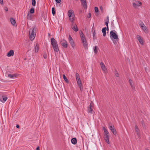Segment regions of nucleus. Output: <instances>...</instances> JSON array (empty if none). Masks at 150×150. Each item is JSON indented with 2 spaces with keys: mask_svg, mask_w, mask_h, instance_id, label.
Returning a JSON list of instances; mask_svg holds the SVG:
<instances>
[{
  "mask_svg": "<svg viewBox=\"0 0 150 150\" xmlns=\"http://www.w3.org/2000/svg\"><path fill=\"white\" fill-rule=\"evenodd\" d=\"M52 13L53 15H54L55 13V8L54 7H53L52 8Z\"/></svg>",
  "mask_w": 150,
  "mask_h": 150,
  "instance_id": "34",
  "label": "nucleus"
},
{
  "mask_svg": "<svg viewBox=\"0 0 150 150\" xmlns=\"http://www.w3.org/2000/svg\"><path fill=\"white\" fill-rule=\"evenodd\" d=\"M32 5L33 6H35L36 4V1L35 0H32Z\"/></svg>",
  "mask_w": 150,
  "mask_h": 150,
  "instance_id": "35",
  "label": "nucleus"
},
{
  "mask_svg": "<svg viewBox=\"0 0 150 150\" xmlns=\"http://www.w3.org/2000/svg\"><path fill=\"white\" fill-rule=\"evenodd\" d=\"M109 22V18L108 16H107V20L105 22V25L108 28V23Z\"/></svg>",
  "mask_w": 150,
  "mask_h": 150,
  "instance_id": "26",
  "label": "nucleus"
},
{
  "mask_svg": "<svg viewBox=\"0 0 150 150\" xmlns=\"http://www.w3.org/2000/svg\"><path fill=\"white\" fill-rule=\"evenodd\" d=\"M141 28L145 33H148V29L145 25L143 26V27H142Z\"/></svg>",
  "mask_w": 150,
  "mask_h": 150,
  "instance_id": "20",
  "label": "nucleus"
},
{
  "mask_svg": "<svg viewBox=\"0 0 150 150\" xmlns=\"http://www.w3.org/2000/svg\"><path fill=\"white\" fill-rule=\"evenodd\" d=\"M103 129L104 132V133H105L104 135H107V134H109V133L108 132L107 130L106 129V128H105V127H103Z\"/></svg>",
  "mask_w": 150,
  "mask_h": 150,
  "instance_id": "27",
  "label": "nucleus"
},
{
  "mask_svg": "<svg viewBox=\"0 0 150 150\" xmlns=\"http://www.w3.org/2000/svg\"><path fill=\"white\" fill-rule=\"evenodd\" d=\"M139 25L141 28L143 27V26L145 25L143 22H142L139 24Z\"/></svg>",
  "mask_w": 150,
  "mask_h": 150,
  "instance_id": "36",
  "label": "nucleus"
},
{
  "mask_svg": "<svg viewBox=\"0 0 150 150\" xmlns=\"http://www.w3.org/2000/svg\"><path fill=\"white\" fill-rule=\"evenodd\" d=\"M133 7L134 8H137L138 6L142 5V3L139 1H136L135 2H133L132 3Z\"/></svg>",
  "mask_w": 150,
  "mask_h": 150,
  "instance_id": "8",
  "label": "nucleus"
},
{
  "mask_svg": "<svg viewBox=\"0 0 150 150\" xmlns=\"http://www.w3.org/2000/svg\"><path fill=\"white\" fill-rule=\"evenodd\" d=\"M34 12V8L33 7L31 8L30 10V13H33Z\"/></svg>",
  "mask_w": 150,
  "mask_h": 150,
  "instance_id": "31",
  "label": "nucleus"
},
{
  "mask_svg": "<svg viewBox=\"0 0 150 150\" xmlns=\"http://www.w3.org/2000/svg\"><path fill=\"white\" fill-rule=\"evenodd\" d=\"M77 83L78 84V86H79L80 89L81 90V88H82V85L81 83V79L78 80H76Z\"/></svg>",
  "mask_w": 150,
  "mask_h": 150,
  "instance_id": "15",
  "label": "nucleus"
},
{
  "mask_svg": "<svg viewBox=\"0 0 150 150\" xmlns=\"http://www.w3.org/2000/svg\"><path fill=\"white\" fill-rule=\"evenodd\" d=\"M115 32H116L115 30L111 31L110 32V36L111 39L117 40L118 38V36Z\"/></svg>",
  "mask_w": 150,
  "mask_h": 150,
  "instance_id": "4",
  "label": "nucleus"
},
{
  "mask_svg": "<svg viewBox=\"0 0 150 150\" xmlns=\"http://www.w3.org/2000/svg\"><path fill=\"white\" fill-rule=\"evenodd\" d=\"M39 47L37 45L35 46V52H38L39 50Z\"/></svg>",
  "mask_w": 150,
  "mask_h": 150,
  "instance_id": "32",
  "label": "nucleus"
},
{
  "mask_svg": "<svg viewBox=\"0 0 150 150\" xmlns=\"http://www.w3.org/2000/svg\"><path fill=\"white\" fill-rule=\"evenodd\" d=\"M37 29L35 27H34L32 30L29 38L31 41L33 40L35 38L36 34Z\"/></svg>",
  "mask_w": 150,
  "mask_h": 150,
  "instance_id": "3",
  "label": "nucleus"
},
{
  "mask_svg": "<svg viewBox=\"0 0 150 150\" xmlns=\"http://www.w3.org/2000/svg\"><path fill=\"white\" fill-rule=\"evenodd\" d=\"M17 75L16 74H9L8 75V77L9 78L14 79L16 77Z\"/></svg>",
  "mask_w": 150,
  "mask_h": 150,
  "instance_id": "17",
  "label": "nucleus"
},
{
  "mask_svg": "<svg viewBox=\"0 0 150 150\" xmlns=\"http://www.w3.org/2000/svg\"><path fill=\"white\" fill-rule=\"evenodd\" d=\"M75 76H76V77H79V74L77 72L76 73Z\"/></svg>",
  "mask_w": 150,
  "mask_h": 150,
  "instance_id": "41",
  "label": "nucleus"
},
{
  "mask_svg": "<svg viewBox=\"0 0 150 150\" xmlns=\"http://www.w3.org/2000/svg\"><path fill=\"white\" fill-rule=\"evenodd\" d=\"M71 141L72 144H76L77 142V139L75 138H74L72 139Z\"/></svg>",
  "mask_w": 150,
  "mask_h": 150,
  "instance_id": "21",
  "label": "nucleus"
},
{
  "mask_svg": "<svg viewBox=\"0 0 150 150\" xmlns=\"http://www.w3.org/2000/svg\"><path fill=\"white\" fill-rule=\"evenodd\" d=\"M129 83L130 85V86L132 87V88L133 89H135V87L134 86V85L133 82H132V80L131 79H129Z\"/></svg>",
  "mask_w": 150,
  "mask_h": 150,
  "instance_id": "23",
  "label": "nucleus"
},
{
  "mask_svg": "<svg viewBox=\"0 0 150 150\" xmlns=\"http://www.w3.org/2000/svg\"><path fill=\"white\" fill-rule=\"evenodd\" d=\"M7 97L4 94H0V100L4 103L5 102L7 99Z\"/></svg>",
  "mask_w": 150,
  "mask_h": 150,
  "instance_id": "7",
  "label": "nucleus"
},
{
  "mask_svg": "<svg viewBox=\"0 0 150 150\" xmlns=\"http://www.w3.org/2000/svg\"><path fill=\"white\" fill-rule=\"evenodd\" d=\"M91 17V14L90 13H89L87 16V17L88 18H90Z\"/></svg>",
  "mask_w": 150,
  "mask_h": 150,
  "instance_id": "40",
  "label": "nucleus"
},
{
  "mask_svg": "<svg viewBox=\"0 0 150 150\" xmlns=\"http://www.w3.org/2000/svg\"><path fill=\"white\" fill-rule=\"evenodd\" d=\"M93 111V110L92 108H89L88 109V112L90 113H92Z\"/></svg>",
  "mask_w": 150,
  "mask_h": 150,
  "instance_id": "33",
  "label": "nucleus"
},
{
  "mask_svg": "<svg viewBox=\"0 0 150 150\" xmlns=\"http://www.w3.org/2000/svg\"><path fill=\"white\" fill-rule=\"evenodd\" d=\"M108 126L110 129L111 131L113 134L115 135L116 134V132L113 125L111 123H110L108 124Z\"/></svg>",
  "mask_w": 150,
  "mask_h": 150,
  "instance_id": "5",
  "label": "nucleus"
},
{
  "mask_svg": "<svg viewBox=\"0 0 150 150\" xmlns=\"http://www.w3.org/2000/svg\"><path fill=\"white\" fill-rule=\"evenodd\" d=\"M100 65L101 69L103 72L106 73L107 71V69L104 63L103 62H101L100 63Z\"/></svg>",
  "mask_w": 150,
  "mask_h": 150,
  "instance_id": "9",
  "label": "nucleus"
},
{
  "mask_svg": "<svg viewBox=\"0 0 150 150\" xmlns=\"http://www.w3.org/2000/svg\"><path fill=\"white\" fill-rule=\"evenodd\" d=\"M63 77L64 80V81L67 83H69V81L67 78L66 77L65 75V74L63 75Z\"/></svg>",
  "mask_w": 150,
  "mask_h": 150,
  "instance_id": "29",
  "label": "nucleus"
},
{
  "mask_svg": "<svg viewBox=\"0 0 150 150\" xmlns=\"http://www.w3.org/2000/svg\"><path fill=\"white\" fill-rule=\"evenodd\" d=\"M51 43L53 47L54 51L57 52H58L59 51V49L58 44L54 38H52L51 39Z\"/></svg>",
  "mask_w": 150,
  "mask_h": 150,
  "instance_id": "1",
  "label": "nucleus"
},
{
  "mask_svg": "<svg viewBox=\"0 0 150 150\" xmlns=\"http://www.w3.org/2000/svg\"><path fill=\"white\" fill-rule=\"evenodd\" d=\"M36 150H40L39 146H38L37 147L36 149Z\"/></svg>",
  "mask_w": 150,
  "mask_h": 150,
  "instance_id": "46",
  "label": "nucleus"
},
{
  "mask_svg": "<svg viewBox=\"0 0 150 150\" xmlns=\"http://www.w3.org/2000/svg\"><path fill=\"white\" fill-rule=\"evenodd\" d=\"M5 10L6 11H8V8H7L6 7L5 8Z\"/></svg>",
  "mask_w": 150,
  "mask_h": 150,
  "instance_id": "49",
  "label": "nucleus"
},
{
  "mask_svg": "<svg viewBox=\"0 0 150 150\" xmlns=\"http://www.w3.org/2000/svg\"><path fill=\"white\" fill-rule=\"evenodd\" d=\"M76 80H79V79H80L79 76V77H76Z\"/></svg>",
  "mask_w": 150,
  "mask_h": 150,
  "instance_id": "45",
  "label": "nucleus"
},
{
  "mask_svg": "<svg viewBox=\"0 0 150 150\" xmlns=\"http://www.w3.org/2000/svg\"><path fill=\"white\" fill-rule=\"evenodd\" d=\"M69 42L72 48H74L75 47V45L73 40L70 41Z\"/></svg>",
  "mask_w": 150,
  "mask_h": 150,
  "instance_id": "25",
  "label": "nucleus"
},
{
  "mask_svg": "<svg viewBox=\"0 0 150 150\" xmlns=\"http://www.w3.org/2000/svg\"><path fill=\"white\" fill-rule=\"evenodd\" d=\"M74 14V11L72 10H69L68 12V16H72Z\"/></svg>",
  "mask_w": 150,
  "mask_h": 150,
  "instance_id": "16",
  "label": "nucleus"
},
{
  "mask_svg": "<svg viewBox=\"0 0 150 150\" xmlns=\"http://www.w3.org/2000/svg\"><path fill=\"white\" fill-rule=\"evenodd\" d=\"M70 21L72 23H74V21L75 20V16L74 14L73 15L69 16Z\"/></svg>",
  "mask_w": 150,
  "mask_h": 150,
  "instance_id": "12",
  "label": "nucleus"
},
{
  "mask_svg": "<svg viewBox=\"0 0 150 150\" xmlns=\"http://www.w3.org/2000/svg\"><path fill=\"white\" fill-rule=\"evenodd\" d=\"M72 28L75 32H77L78 30V28L76 24H74L73 27H72Z\"/></svg>",
  "mask_w": 150,
  "mask_h": 150,
  "instance_id": "19",
  "label": "nucleus"
},
{
  "mask_svg": "<svg viewBox=\"0 0 150 150\" xmlns=\"http://www.w3.org/2000/svg\"><path fill=\"white\" fill-rule=\"evenodd\" d=\"M100 9L102 11L103 10V7H100Z\"/></svg>",
  "mask_w": 150,
  "mask_h": 150,
  "instance_id": "50",
  "label": "nucleus"
},
{
  "mask_svg": "<svg viewBox=\"0 0 150 150\" xmlns=\"http://www.w3.org/2000/svg\"><path fill=\"white\" fill-rule=\"evenodd\" d=\"M136 38L138 40L139 42L142 45H143L144 44V41L143 39L142 38L141 36L139 35H137L136 36Z\"/></svg>",
  "mask_w": 150,
  "mask_h": 150,
  "instance_id": "11",
  "label": "nucleus"
},
{
  "mask_svg": "<svg viewBox=\"0 0 150 150\" xmlns=\"http://www.w3.org/2000/svg\"><path fill=\"white\" fill-rule=\"evenodd\" d=\"M92 107H93V106H92L91 105H89V108H92Z\"/></svg>",
  "mask_w": 150,
  "mask_h": 150,
  "instance_id": "51",
  "label": "nucleus"
},
{
  "mask_svg": "<svg viewBox=\"0 0 150 150\" xmlns=\"http://www.w3.org/2000/svg\"><path fill=\"white\" fill-rule=\"evenodd\" d=\"M60 43L64 48H67L68 46L67 42L64 39L60 41Z\"/></svg>",
  "mask_w": 150,
  "mask_h": 150,
  "instance_id": "6",
  "label": "nucleus"
},
{
  "mask_svg": "<svg viewBox=\"0 0 150 150\" xmlns=\"http://www.w3.org/2000/svg\"><path fill=\"white\" fill-rule=\"evenodd\" d=\"M0 3L1 5H3V0H0Z\"/></svg>",
  "mask_w": 150,
  "mask_h": 150,
  "instance_id": "42",
  "label": "nucleus"
},
{
  "mask_svg": "<svg viewBox=\"0 0 150 150\" xmlns=\"http://www.w3.org/2000/svg\"><path fill=\"white\" fill-rule=\"evenodd\" d=\"M30 30H31V29H30V30L29 31V33H30Z\"/></svg>",
  "mask_w": 150,
  "mask_h": 150,
  "instance_id": "52",
  "label": "nucleus"
},
{
  "mask_svg": "<svg viewBox=\"0 0 150 150\" xmlns=\"http://www.w3.org/2000/svg\"><path fill=\"white\" fill-rule=\"evenodd\" d=\"M94 9H95V11L96 13H97L98 12V9L97 7H95Z\"/></svg>",
  "mask_w": 150,
  "mask_h": 150,
  "instance_id": "37",
  "label": "nucleus"
},
{
  "mask_svg": "<svg viewBox=\"0 0 150 150\" xmlns=\"http://www.w3.org/2000/svg\"><path fill=\"white\" fill-rule=\"evenodd\" d=\"M16 127L17 128H19L20 126H19L18 125H17L16 126Z\"/></svg>",
  "mask_w": 150,
  "mask_h": 150,
  "instance_id": "48",
  "label": "nucleus"
},
{
  "mask_svg": "<svg viewBox=\"0 0 150 150\" xmlns=\"http://www.w3.org/2000/svg\"><path fill=\"white\" fill-rule=\"evenodd\" d=\"M80 34L83 46L85 49H88V43L85 36L82 32H81Z\"/></svg>",
  "mask_w": 150,
  "mask_h": 150,
  "instance_id": "2",
  "label": "nucleus"
},
{
  "mask_svg": "<svg viewBox=\"0 0 150 150\" xmlns=\"http://www.w3.org/2000/svg\"><path fill=\"white\" fill-rule=\"evenodd\" d=\"M115 76L118 77L119 76V73H118V72H117L116 74H115Z\"/></svg>",
  "mask_w": 150,
  "mask_h": 150,
  "instance_id": "44",
  "label": "nucleus"
},
{
  "mask_svg": "<svg viewBox=\"0 0 150 150\" xmlns=\"http://www.w3.org/2000/svg\"><path fill=\"white\" fill-rule=\"evenodd\" d=\"M55 1L57 3H59L61 2V0H55Z\"/></svg>",
  "mask_w": 150,
  "mask_h": 150,
  "instance_id": "39",
  "label": "nucleus"
},
{
  "mask_svg": "<svg viewBox=\"0 0 150 150\" xmlns=\"http://www.w3.org/2000/svg\"><path fill=\"white\" fill-rule=\"evenodd\" d=\"M109 134L104 135V138L105 141L107 143L109 144H110V142L109 140Z\"/></svg>",
  "mask_w": 150,
  "mask_h": 150,
  "instance_id": "13",
  "label": "nucleus"
},
{
  "mask_svg": "<svg viewBox=\"0 0 150 150\" xmlns=\"http://www.w3.org/2000/svg\"><path fill=\"white\" fill-rule=\"evenodd\" d=\"M14 52L13 50H10L7 54V56L8 57L13 56L14 55Z\"/></svg>",
  "mask_w": 150,
  "mask_h": 150,
  "instance_id": "14",
  "label": "nucleus"
},
{
  "mask_svg": "<svg viewBox=\"0 0 150 150\" xmlns=\"http://www.w3.org/2000/svg\"><path fill=\"white\" fill-rule=\"evenodd\" d=\"M94 52L95 54H96L98 52V47L96 46H94Z\"/></svg>",
  "mask_w": 150,
  "mask_h": 150,
  "instance_id": "30",
  "label": "nucleus"
},
{
  "mask_svg": "<svg viewBox=\"0 0 150 150\" xmlns=\"http://www.w3.org/2000/svg\"><path fill=\"white\" fill-rule=\"evenodd\" d=\"M106 27L103 28L102 30V31L103 33V35L104 37H105L106 35Z\"/></svg>",
  "mask_w": 150,
  "mask_h": 150,
  "instance_id": "18",
  "label": "nucleus"
},
{
  "mask_svg": "<svg viewBox=\"0 0 150 150\" xmlns=\"http://www.w3.org/2000/svg\"><path fill=\"white\" fill-rule=\"evenodd\" d=\"M73 39L72 38L71 36L69 35V41H71V40H73Z\"/></svg>",
  "mask_w": 150,
  "mask_h": 150,
  "instance_id": "38",
  "label": "nucleus"
},
{
  "mask_svg": "<svg viewBox=\"0 0 150 150\" xmlns=\"http://www.w3.org/2000/svg\"><path fill=\"white\" fill-rule=\"evenodd\" d=\"M43 57L45 59H46L47 57V55L45 54H44L43 55Z\"/></svg>",
  "mask_w": 150,
  "mask_h": 150,
  "instance_id": "43",
  "label": "nucleus"
},
{
  "mask_svg": "<svg viewBox=\"0 0 150 150\" xmlns=\"http://www.w3.org/2000/svg\"><path fill=\"white\" fill-rule=\"evenodd\" d=\"M93 103L92 102H91V103H90V105H91L93 106Z\"/></svg>",
  "mask_w": 150,
  "mask_h": 150,
  "instance_id": "47",
  "label": "nucleus"
},
{
  "mask_svg": "<svg viewBox=\"0 0 150 150\" xmlns=\"http://www.w3.org/2000/svg\"><path fill=\"white\" fill-rule=\"evenodd\" d=\"M81 5L84 7V8H87V5L86 0H80Z\"/></svg>",
  "mask_w": 150,
  "mask_h": 150,
  "instance_id": "10",
  "label": "nucleus"
},
{
  "mask_svg": "<svg viewBox=\"0 0 150 150\" xmlns=\"http://www.w3.org/2000/svg\"><path fill=\"white\" fill-rule=\"evenodd\" d=\"M135 128L136 131V132L137 135L139 134V129L137 125H135Z\"/></svg>",
  "mask_w": 150,
  "mask_h": 150,
  "instance_id": "28",
  "label": "nucleus"
},
{
  "mask_svg": "<svg viewBox=\"0 0 150 150\" xmlns=\"http://www.w3.org/2000/svg\"><path fill=\"white\" fill-rule=\"evenodd\" d=\"M11 22L12 25H14L16 23L15 20L13 18H10Z\"/></svg>",
  "mask_w": 150,
  "mask_h": 150,
  "instance_id": "22",
  "label": "nucleus"
},
{
  "mask_svg": "<svg viewBox=\"0 0 150 150\" xmlns=\"http://www.w3.org/2000/svg\"><path fill=\"white\" fill-rule=\"evenodd\" d=\"M27 18L29 20H31L32 18V16L31 13H28L27 14Z\"/></svg>",
  "mask_w": 150,
  "mask_h": 150,
  "instance_id": "24",
  "label": "nucleus"
}]
</instances>
